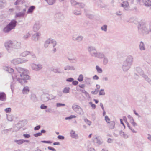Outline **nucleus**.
<instances>
[{
  "instance_id": "obj_1",
  "label": "nucleus",
  "mask_w": 151,
  "mask_h": 151,
  "mask_svg": "<svg viewBox=\"0 0 151 151\" xmlns=\"http://www.w3.org/2000/svg\"><path fill=\"white\" fill-rule=\"evenodd\" d=\"M16 70L18 74L16 75L14 73L12 74V76L13 79L14 80H17L22 85L27 82V80L30 78L29 76L27 74L28 70L24 69L21 67L16 68Z\"/></svg>"
},
{
  "instance_id": "obj_2",
  "label": "nucleus",
  "mask_w": 151,
  "mask_h": 151,
  "mask_svg": "<svg viewBox=\"0 0 151 151\" xmlns=\"http://www.w3.org/2000/svg\"><path fill=\"white\" fill-rule=\"evenodd\" d=\"M133 59V57L132 55H129L127 57L122 64V68L124 71H127L131 68Z\"/></svg>"
},
{
  "instance_id": "obj_3",
  "label": "nucleus",
  "mask_w": 151,
  "mask_h": 151,
  "mask_svg": "<svg viewBox=\"0 0 151 151\" xmlns=\"http://www.w3.org/2000/svg\"><path fill=\"white\" fill-rule=\"evenodd\" d=\"M138 28L139 30L143 33L148 34L149 32H151V23H139L138 26Z\"/></svg>"
},
{
  "instance_id": "obj_4",
  "label": "nucleus",
  "mask_w": 151,
  "mask_h": 151,
  "mask_svg": "<svg viewBox=\"0 0 151 151\" xmlns=\"http://www.w3.org/2000/svg\"><path fill=\"white\" fill-rule=\"evenodd\" d=\"M17 22L14 20H12L5 27L3 30L4 32L8 33L12 29H14L17 25Z\"/></svg>"
},
{
  "instance_id": "obj_5",
  "label": "nucleus",
  "mask_w": 151,
  "mask_h": 151,
  "mask_svg": "<svg viewBox=\"0 0 151 151\" xmlns=\"http://www.w3.org/2000/svg\"><path fill=\"white\" fill-rule=\"evenodd\" d=\"M54 18L55 21L58 23L62 21L64 19V17L60 12H58L55 14Z\"/></svg>"
},
{
  "instance_id": "obj_6",
  "label": "nucleus",
  "mask_w": 151,
  "mask_h": 151,
  "mask_svg": "<svg viewBox=\"0 0 151 151\" xmlns=\"http://www.w3.org/2000/svg\"><path fill=\"white\" fill-rule=\"evenodd\" d=\"M30 66L32 69L35 71L38 72L41 70L43 68V65L40 63H32Z\"/></svg>"
},
{
  "instance_id": "obj_7",
  "label": "nucleus",
  "mask_w": 151,
  "mask_h": 151,
  "mask_svg": "<svg viewBox=\"0 0 151 151\" xmlns=\"http://www.w3.org/2000/svg\"><path fill=\"white\" fill-rule=\"evenodd\" d=\"M72 108L73 111L77 114L80 115H82L83 114L84 112L82 109L79 106L73 105L72 106Z\"/></svg>"
},
{
  "instance_id": "obj_8",
  "label": "nucleus",
  "mask_w": 151,
  "mask_h": 151,
  "mask_svg": "<svg viewBox=\"0 0 151 151\" xmlns=\"http://www.w3.org/2000/svg\"><path fill=\"white\" fill-rule=\"evenodd\" d=\"M87 50L90 55L92 57H94L97 52L96 48L94 46H90L88 47Z\"/></svg>"
},
{
  "instance_id": "obj_9",
  "label": "nucleus",
  "mask_w": 151,
  "mask_h": 151,
  "mask_svg": "<svg viewBox=\"0 0 151 151\" xmlns=\"http://www.w3.org/2000/svg\"><path fill=\"white\" fill-rule=\"evenodd\" d=\"M92 140L94 143L99 145H101L103 143V140L100 137L96 135H95L93 137Z\"/></svg>"
},
{
  "instance_id": "obj_10",
  "label": "nucleus",
  "mask_w": 151,
  "mask_h": 151,
  "mask_svg": "<svg viewBox=\"0 0 151 151\" xmlns=\"http://www.w3.org/2000/svg\"><path fill=\"white\" fill-rule=\"evenodd\" d=\"M13 41L9 40L6 42L4 43V46L7 50L10 52L11 50L13 48Z\"/></svg>"
},
{
  "instance_id": "obj_11",
  "label": "nucleus",
  "mask_w": 151,
  "mask_h": 151,
  "mask_svg": "<svg viewBox=\"0 0 151 151\" xmlns=\"http://www.w3.org/2000/svg\"><path fill=\"white\" fill-rule=\"evenodd\" d=\"M52 97L50 98H49L48 95L47 94H44L42 95L41 96L42 100L43 102H47L49 100L54 99L55 98V97L54 96H52Z\"/></svg>"
},
{
  "instance_id": "obj_12",
  "label": "nucleus",
  "mask_w": 151,
  "mask_h": 151,
  "mask_svg": "<svg viewBox=\"0 0 151 151\" xmlns=\"http://www.w3.org/2000/svg\"><path fill=\"white\" fill-rule=\"evenodd\" d=\"M83 38V36L82 35L77 36V35L74 34L72 36V39L74 41H77L78 42L81 41Z\"/></svg>"
},
{
  "instance_id": "obj_13",
  "label": "nucleus",
  "mask_w": 151,
  "mask_h": 151,
  "mask_svg": "<svg viewBox=\"0 0 151 151\" xmlns=\"http://www.w3.org/2000/svg\"><path fill=\"white\" fill-rule=\"evenodd\" d=\"M41 26V25L40 22H36L33 26V31L34 32L38 31Z\"/></svg>"
},
{
  "instance_id": "obj_14",
  "label": "nucleus",
  "mask_w": 151,
  "mask_h": 151,
  "mask_svg": "<svg viewBox=\"0 0 151 151\" xmlns=\"http://www.w3.org/2000/svg\"><path fill=\"white\" fill-rule=\"evenodd\" d=\"M41 34L40 32H38L35 33L32 37V40L35 41H37L38 40Z\"/></svg>"
},
{
  "instance_id": "obj_15",
  "label": "nucleus",
  "mask_w": 151,
  "mask_h": 151,
  "mask_svg": "<svg viewBox=\"0 0 151 151\" xmlns=\"http://www.w3.org/2000/svg\"><path fill=\"white\" fill-rule=\"evenodd\" d=\"M13 48L15 49H19L21 47V43L17 41H13Z\"/></svg>"
},
{
  "instance_id": "obj_16",
  "label": "nucleus",
  "mask_w": 151,
  "mask_h": 151,
  "mask_svg": "<svg viewBox=\"0 0 151 151\" xmlns=\"http://www.w3.org/2000/svg\"><path fill=\"white\" fill-rule=\"evenodd\" d=\"M105 55L103 52H97L95 55L94 57L100 59H103Z\"/></svg>"
},
{
  "instance_id": "obj_17",
  "label": "nucleus",
  "mask_w": 151,
  "mask_h": 151,
  "mask_svg": "<svg viewBox=\"0 0 151 151\" xmlns=\"http://www.w3.org/2000/svg\"><path fill=\"white\" fill-rule=\"evenodd\" d=\"M26 11V9H24L23 10L22 12H19L16 14L15 17H17L21 18L24 17L25 15V13Z\"/></svg>"
},
{
  "instance_id": "obj_18",
  "label": "nucleus",
  "mask_w": 151,
  "mask_h": 151,
  "mask_svg": "<svg viewBox=\"0 0 151 151\" xmlns=\"http://www.w3.org/2000/svg\"><path fill=\"white\" fill-rule=\"evenodd\" d=\"M70 136L73 138L77 139L78 137V134L73 130H71L70 132Z\"/></svg>"
},
{
  "instance_id": "obj_19",
  "label": "nucleus",
  "mask_w": 151,
  "mask_h": 151,
  "mask_svg": "<svg viewBox=\"0 0 151 151\" xmlns=\"http://www.w3.org/2000/svg\"><path fill=\"white\" fill-rule=\"evenodd\" d=\"M53 40V39L50 38L47 39L45 42L44 45L45 47V48L49 46V44L50 43L51 44V43L52 42Z\"/></svg>"
},
{
  "instance_id": "obj_20",
  "label": "nucleus",
  "mask_w": 151,
  "mask_h": 151,
  "mask_svg": "<svg viewBox=\"0 0 151 151\" xmlns=\"http://www.w3.org/2000/svg\"><path fill=\"white\" fill-rule=\"evenodd\" d=\"M64 69L65 70H74L75 68L73 66L67 65L64 67Z\"/></svg>"
},
{
  "instance_id": "obj_21",
  "label": "nucleus",
  "mask_w": 151,
  "mask_h": 151,
  "mask_svg": "<svg viewBox=\"0 0 151 151\" xmlns=\"http://www.w3.org/2000/svg\"><path fill=\"white\" fill-rule=\"evenodd\" d=\"M145 6L149 7L151 6V1L150 0H142Z\"/></svg>"
},
{
  "instance_id": "obj_22",
  "label": "nucleus",
  "mask_w": 151,
  "mask_h": 151,
  "mask_svg": "<svg viewBox=\"0 0 151 151\" xmlns=\"http://www.w3.org/2000/svg\"><path fill=\"white\" fill-rule=\"evenodd\" d=\"M6 95L4 92L0 93V100L5 101L6 100Z\"/></svg>"
},
{
  "instance_id": "obj_23",
  "label": "nucleus",
  "mask_w": 151,
  "mask_h": 151,
  "mask_svg": "<svg viewBox=\"0 0 151 151\" xmlns=\"http://www.w3.org/2000/svg\"><path fill=\"white\" fill-rule=\"evenodd\" d=\"M21 63V59L19 58L14 59L12 61V63L15 65Z\"/></svg>"
},
{
  "instance_id": "obj_24",
  "label": "nucleus",
  "mask_w": 151,
  "mask_h": 151,
  "mask_svg": "<svg viewBox=\"0 0 151 151\" xmlns=\"http://www.w3.org/2000/svg\"><path fill=\"white\" fill-rule=\"evenodd\" d=\"M29 92V88L28 86L24 87L22 90V93L23 94H28Z\"/></svg>"
},
{
  "instance_id": "obj_25",
  "label": "nucleus",
  "mask_w": 151,
  "mask_h": 151,
  "mask_svg": "<svg viewBox=\"0 0 151 151\" xmlns=\"http://www.w3.org/2000/svg\"><path fill=\"white\" fill-rule=\"evenodd\" d=\"M68 59L70 63H75L78 61V58L76 57H74L73 58H68Z\"/></svg>"
},
{
  "instance_id": "obj_26",
  "label": "nucleus",
  "mask_w": 151,
  "mask_h": 151,
  "mask_svg": "<svg viewBox=\"0 0 151 151\" xmlns=\"http://www.w3.org/2000/svg\"><path fill=\"white\" fill-rule=\"evenodd\" d=\"M142 76L144 78L146 81H147L151 85V80L148 77L147 75L143 74Z\"/></svg>"
},
{
  "instance_id": "obj_27",
  "label": "nucleus",
  "mask_w": 151,
  "mask_h": 151,
  "mask_svg": "<svg viewBox=\"0 0 151 151\" xmlns=\"http://www.w3.org/2000/svg\"><path fill=\"white\" fill-rule=\"evenodd\" d=\"M4 70H5L7 71H8L9 73H12L14 71V70L12 68L8 66H6L4 67Z\"/></svg>"
},
{
  "instance_id": "obj_28",
  "label": "nucleus",
  "mask_w": 151,
  "mask_h": 151,
  "mask_svg": "<svg viewBox=\"0 0 151 151\" xmlns=\"http://www.w3.org/2000/svg\"><path fill=\"white\" fill-rule=\"evenodd\" d=\"M139 48L140 50H145V45L143 42L142 41L140 42Z\"/></svg>"
},
{
  "instance_id": "obj_29",
  "label": "nucleus",
  "mask_w": 151,
  "mask_h": 151,
  "mask_svg": "<svg viewBox=\"0 0 151 151\" xmlns=\"http://www.w3.org/2000/svg\"><path fill=\"white\" fill-rule=\"evenodd\" d=\"M49 5L54 4L56 1V0H45Z\"/></svg>"
},
{
  "instance_id": "obj_30",
  "label": "nucleus",
  "mask_w": 151,
  "mask_h": 151,
  "mask_svg": "<svg viewBox=\"0 0 151 151\" xmlns=\"http://www.w3.org/2000/svg\"><path fill=\"white\" fill-rule=\"evenodd\" d=\"M30 99L32 100L34 102H36L37 101V98L36 97V95L34 94H31L30 97Z\"/></svg>"
},
{
  "instance_id": "obj_31",
  "label": "nucleus",
  "mask_w": 151,
  "mask_h": 151,
  "mask_svg": "<svg viewBox=\"0 0 151 151\" xmlns=\"http://www.w3.org/2000/svg\"><path fill=\"white\" fill-rule=\"evenodd\" d=\"M119 134L121 136L125 138H127L128 137V135L125 134L122 131H119Z\"/></svg>"
},
{
  "instance_id": "obj_32",
  "label": "nucleus",
  "mask_w": 151,
  "mask_h": 151,
  "mask_svg": "<svg viewBox=\"0 0 151 151\" xmlns=\"http://www.w3.org/2000/svg\"><path fill=\"white\" fill-rule=\"evenodd\" d=\"M35 9V6H31L28 9V10L27 12V13L28 14L32 13L33 12V11Z\"/></svg>"
},
{
  "instance_id": "obj_33",
  "label": "nucleus",
  "mask_w": 151,
  "mask_h": 151,
  "mask_svg": "<svg viewBox=\"0 0 151 151\" xmlns=\"http://www.w3.org/2000/svg\"><path fill=\"white\" fill-rule=\"evenodd\" d=\"M109 127L110 129H113L115 126V123L114 122L111 121L109 123Z\"/></svg>"
},
{
  "instance_id": "obj_34",
  "label": "nucleus",
  "mask_w": 151,
  "mask_h": 151,
  "mask_svg": "<svg viewBox=\"0 0 151 151\" xmlns=\"http://www.w3.org/2000/svg\"><path fill=\"white\" fill-rule=\"evenodd\" d=\"M85 6V5L84 4L82 3H78V2L77 5L76 7L79 8H84Z\"/></svg>"
},
{
  "instance_id": "obj_35",
  "label": "nucleus",
  "mask_w": 151,
  "mask_h": 151,
  "mask_svg": "<svg viewBox=\"0 0 151 151\" xmlns=\"http://www.w3.org/2000/svg\"><path fill=\"white\" fill-rule=\"evenodd\" d=\"M70 88L69 87H66L62 91L65 93H68L69 92Z\"/></svg>"
},
{
  "instance_id": "obj_36",
  "label": "nucleus",
  "mask_w": 151,
  "mask_h": 151,
  "mask_svg": "<svg viewBox=\"0 0 151 151\" xmlns=\"http://www.w3.org/2000/svg\"><path fill=\"white\" fill-rule=\"evenodd\" d=\"M52 71L55 73H61L62 72L60 68H53Z\"/></svg>"
},
{
  "instance_id": "obj_37",
  "label": "nucleus",
  "mask_w": 151,
  "mask_h": 151,
  "mask_svg": "<svg viewBox=\"0 0 151 151\" xmlns=\"http://www.w3.org/2000/svg\"><path fill=\"white\" fill-rule=\"evenodd\" d=\"M91 78L88 77H86L84 78L85 82L87 84L89 85L90 84Z\"/></svg>"
},
{
  "instance_id": "obj_38",
  "label": "nucleus",
  "mask_w": 151,
  "mask_h": 151,
  "mask_svg": "<svg viewBox=\"0 0 151 151\" xmlns=\"http://www.w3.org/2000/svg\"><path fill=\"white\" fill-rule=\"evenodd\" d=\"M129 6V3L127 1H125L123 2L121 4L122 6L126 8L127 7Z\"/></svg>"
},
{
  "instance_id": "obj_39",
  "label": "nucleus",
  "mask_w": 151,
  "mask_h": 151,
  "mask_svg": "<svg viewBox=\"0 0 151 151\" xmlns=\"http://www.w3.org/2000/svg\"><path fill=\"white\" fill-rule=\"evenodd\" d=\"M136 70L141 76L144 74L143 70L139 67H137Z\"/></svg>"
},
{
  "instance_id": "obj_40",
  "label": "nucleus",
  "mask_w": 151,
  "mask_h": 151,
  "mask_svg": "<svg viewBox=\"0 0 151 151\" xmlns=\"http://www.w3.org/2000/svg\"><path fill=\"white\" fill-rule=\"evenodd\" d=\"M73 13L76 15H79L81 14V12L80 11L75 10L73 11Z\"/></svg>"
},
{
  "instance_id": "obj_41",
  "label": "nucleus",
  "mask_w": 151,
  "mask_h": 151,
  "mask_svg": "<svg viewBox=\"0 0 151 151\" xmlns=\"http://www.w3.org/2000/svg\"><path fill=\"white\" fill-rule=\"evenodd\" d=\"M29 51H25L22 53L20 55L22 57H24L27 55H29Z\"/></svg>"
},
{
  "instance_id": "obj_42",
  "label": "nucleus",
  "mask_w": 151,
  "mask_h": 151,
  "mask_svg": "<svg viewBox=\"0 0 151 151\" xmlns=\"http://www.w3.org/2000/svg\"><path fill=\"white\" fill-rule=\"evenodd\" d=\"M23 141L24 139L15 140H14V142L18 145H21L23 144L24 143Z\"/></svg>"
},
{
  "instance_id": "obj_43",
  "label": "nucleus",
  "mask_w": 151,
  "mask_h": 151,
  "mask_svg": "<svg viewBox=\"0 0 151 151\" xmlns=\"http://www.w3.org/2000/svg\"><path fill=\"white\" fill-rule=\"evenodd\" d=\"M107 26L106 25H104L101 27V29L105 32H106L107 30Z\"/></svg>"
},
{
  "instance_id": "obj_44",
  "label": "nucleus",
  "mask_w": 151,
  "mask_h": 151,
  "mask_svg": "<svg viewBox=\"0 0 151 151\" xmlns=\"http://www.w3.org/2000/svg\"><path fill=\"white\" fill-rule=\"evenodd\" d=\"M103 63L104 65H106L108 63V60L107 58L105 56H104V57L103 58Z\"/></svg>"
},
{
  "instance_id": "obj_45",
  "label": "nucleus",
  "mask_w": 151,
  "mask_h": 151,
  "mask_svg": "<svg viewBox=\"0 0 151 151\" xmlns=\"http://www.w3.org/2000/svg\"><path fill=\"white\" fill-rule=\"evenodd\" d=\"M11 128L8 129H4L1 131V133L2 134H6L8 133V131H11Z\"/></svg>"
},
{
  "instance_id": "obj_46",
  "label": "nucleus",
  "mask_w": 151,
  "mask_h": 151,
  "mask_svg": "<svg viewBox=\"0 0 151 151\" xmlns=\"http://www.w3.org/2000/svg\"><path fill=\"white\" fill-rule=\"evenodd\" d=\"M30 36V34L28 32L26 33L23 37V38L24 40H26Z\"/></svg>"
},
{
  "instance_id": "obj_47",
  "label": "nucleus",
  "mask_w": 151,
  "mask_h": 151,
  "mask_svg": "<svg viewBox=\"0 0 151 151\" xmlns=\"http://www.w3.org/2000/svg\"><path fill=\"white\" fill-rule=\"evenodd\" d=\"M70 2L71 4L73 6H76V7L78 2H76L75 0H71Z\"/></svg>"
},
{
  "instance_id": "obj_48",
  "label": "nucleus",
  "mask_w": 151,
  "mask_h": 151,
  "mask_svg": "<svg viewBox=\"0 0 151 151\" xmlns=\"http://www.w3.org/2000/svg\"><path fill=\"white\" fill-rule=\"evenodd\" d=\"M96 68L97 72L98 73H101L102 72V69L100 68L98 66L96 65Z\"/></svg>"
},
{
  "instance_id": "obj_49",
  "label": "nucleus",
  "mask_w": 151,
  "mask_h": 151,
  "mask_svg": "<svg viewBox=\"0 0 151 151\" xmlns=\"http://www.w3.org/2000/svg\"><path fill=\"white\" fill-rule=\"evenodd\" d=\"M105 94V93L104 92V89H101L99 92V96L101 95H104Z\"/></svg>"
},
{
  "instance_id": "obj_50",
  "label": "nucleus",
  "mask_w": 151,
  "mask_h": 151,
  "mask_svg": "<svg viewBox=\"0 0 151 151\" xmlns=\"http://www.w3.org/2000/svg\"><path fill=\"white\" fill-rule=\"evenodd\" d=\"M76 116L75 115H71L69 117H66L65 118V119L66 120L68 119L70 120L71 119H72L76 118Z\"/></svg>"
},
{
  "instance_id": "obj_51",
  "label": "nucleus",
  "mask_w": 151,
  "mask_h": 151,
  "mask_svg": "<svg viewBox=\"0 0 151 151\" xmlns=\"http://www.w3.org/2000/svg\"><path fill=\"white\" fill-rule=\"evenodd\" d=\"M83 75L82 74H80L79 76V77L78 78V80L79 82H81L83 81Z\"/></svg>"
},
{
  "instance_id": "obj_52",
  "label": "nucleus",
  "mask_w": 151,
  "mask_h": 151,
  "mask_svg": "<svg viewBox=\"0 0 151 151\" xmlns=\"http://www.w3.org/2000/svg\"><path fill=\"white\" fill-rule=\"evenodd\" d=\"M127 124L129 129H130L133 133H136L137 132L135 131L134 129H133L131 128L128 122H127Z\"/></svg>"
},
{
  "instance_id": "obj_53",
  "label": "nucleus",
  "mask_w": 151,
  "mask_h": 151,
  "mask_svg": "<svg viewBox=\"0 0 151 151\" xmlns=\"http://www.w3.org/2000/svg\"><path fill=\"white\" fill-rule=\"evenodd\" d=\"M52 42L51 43V44H52V46L53 47H55L57 45V42L55 41V40L53 39Z\"/></svg>"
},
{
  "instance_id": "obj_54",
  "label": "nucleus",
  "mask_w": 151,
  "mask_h": 151,
  "mask_svg": "<svg viewBox=\"0 0 151 151\" xmlns=\"http://www.w3.org/2000/svg\"><path fill=\"white\" fill-rule=\"evenodd\" d=\"M65 106V104H64L57 103L56 104V106L57 107H63Z\"/></svg>"
},
{
  "instance_id": "obj_55",
  "label": "nucleus",
  "mask_w": 151,
  "mask_h": 151,
  "mask_svg": "<svg viewBox=\"0 0 151 151\" xmlns=\"http://www.w3.org/2000/svg\"><path fill=\"white\" fill-rule=\"evenodd\" d=\"M84 120L85 122L89 126L91 125V121L87 119H85Z\"/></svg>"
},
{
  "instance_id": "obj_56",
  "label": "nucleus",
  "mask_w": 151,
  "mask_h": 151,
  "mask_svg": "<svg viewBox=\"0 0 151 151\" xmlns=\"http://www.w3.org/2000/svg\"><path fill=\"white\" fill-rule=\"evenodd\" d=\"M20 124V123H18L16 124L15 127H14V130L16 131H17L18 130H19L20 128H21L20 127H19L17 128H16L18 126V125Z\"/></svg>"
},
{
  "instance_id": "obj_57",
  "label": "nucleus",
  "mask_w": 151,
  "mask_h": 151,
  "mask_svg": "<svg viewBox=\"0 0 151 151\" xmlns=\"http://www.w3.org/2000/svg\"><path fill=\"white\" fill-rule=\"evenodd\" d=\"M127 117L129 119L130 122V123L134 121L133 117L132 116H131L130 115H128Z\"/></svg>"
},
{
  "instance_id": "obj_58",
  "label": "nucleus",
  "mask_w": 151,
  "mask_h": 151,
  "mask_svg": "<svg viewBox=\"0 0 151 151\" xmlns=\"http://www.w3.org/2000/svg\"><path fill=\"white\" fill-rule=\"evenodd\" d=\"M105 119L106 121L108 123H109L110 122V119L107 116H106L105 117Z\"/></svg>"
},
{
  "instance_id": "obj_59",
  "label": "nucleus",
  "mask_w": 151,
  "mask_h": 151,
  "mask_svg": "<svg viewBox=\"0 0 151 151\" xmlns=\"http://www.w3.org/2000/svg\"><path fill=\"white\" fill-rule=\"evenodd\" d=\"M99 89L96 88L94 91H91V93L93 94H96L99 91Z\"/></svg>"
},
{
  "instance_id": "obj_60",
  "label": "nucleus",
  "mask_w": 151,
  "mask_h": 151,
  "mask_svg": "<svg viewBox=\"0 0 151 151\" xmlns=\"http://www.w3.org/2000/svg\"><path fill=\"white\" fill-rule=\"evenodd\" d=\"M89 103V104L91 105L93 109H95L96 108V105L94 104H93L92 102H90Z\"/></svg>"
},
{
  "instance_id": "obj_61",
  "label": "nucleus",
  "mask_w": 151,
  "mask_h": 151,
  "mask_svg": "<svg viewBox=\"0 0 151 151\" xmlns=\"http://www.w3.org/2000/svg\"><path fill=\"white\" fill-rule=\"evenodd\" d=\"M7 118L8 120L9 121H11L12 120V116L11 115L7 116Z\"/></svg>"
},
{
  "instance_id": "obj_62",
  "label": "nucleus",
  "mask_w": 151,
  "mask_h": 151,
  "mask_svg": "<svg viewBox=\"0 0 151 151\" xmlns=\"http://www.w3.org/2000/svg\"><path fill=\"white\" fill-rule=\"evenodd\" d=\"M42 135V134L40 132H38L34 134V136L36 137H37L38 136H40Z\"/></svg>"
},
{
  "instance_id": "obj_63",
  "label": "nucleus",
  "mask_w": 151,
  "mask_h": 151,
  "mask_svg": "<svg viewBox=\"0 0 151 151\" xmlns=\"http://www.w3.org/2000/svg\"><path fill=\"white\" fill-rule=\"evenodd\" d=\"M11 109L10 108H6L4 110L6 113H9L11 112Z\"/></svg>"
},
{
  "instance_id": "obj_64",
  "label": "nucleus",
  "mask_w": 151,
  "mask_h": 151,
  "mask_svg": "<svg viewBox=\"0 0 151 151\" xmlns=\"http://www.w3.org/2000/svg\"><path fill=\"white\" fill-rule=\"evenodd\" d=\"M74 80L73 78H70L66 79V81L67 82H71Z\"/></svg>"
}]
</instances>
